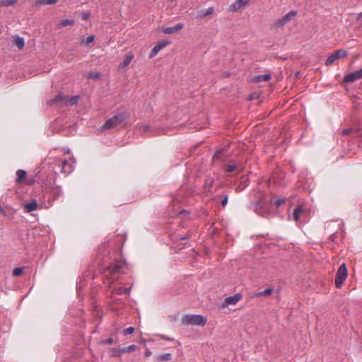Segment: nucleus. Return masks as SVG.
I'll list each match as a JSON object with an SVG mask.
<instances>
[{
    "mask_svg": "<svg viewBox=\"0 0 362 362\" xmlns=\"http://www.w3.org/2000/svg\"><path fill=\"white\" fill-rule=\"evenodd\" d=\"M325 235L328 239L334 243H339L345 236V228L342 220H331L327 221L325 226Z\"/></svg>",
    "mask_w": 362,
    "mask_h": 362,
    "instance_id": "nucleus-1",
    "label": "nucleus"
},
{
    "mask_svg": "<svg viewBox=\"0 0 362 362\" xmlns=\"http://www.w3.org/2000/svg\"><path fill=\"white\" fill-rule=\"evenodd\" d=\"M127 117L128 115L126 112H119L108 119L103 125L100 127L98 131L103 132L107 129L115 128L122 124L126 120Z\"/></svg>",
    "mask_w": 362,
    "mask_h": 362,
    "instance_id": "nucleus-2",
    "label": "nucleus"
},
{
    "mask_svg": "<svg viewBox=\"0 0 362 362\" xmlns=\"http://www.w3.org/2000/svg\"><path fill=\"white\" fill-rule=\"evenodd\" d=\"M103 269L106 277L111 280V283H112L119 279L116 275L121 272L122 267L119 264L109 263L107 265H103Z\"/></svg>",
    "mask_w": 362,
    "mask_h": 362,
    "instance_id": "nucleus-3",
    "label": "nucleus"
},
{
    "mask_svg": "<svg viewBox=\"0 0 362 362\" xmlns=\"http://www.w3.org/2000/svg\"><path fill=\"white\" fill-rule=\"evenodd\" d=\"M182 322L186 325L204 326L206 324V318L202 315H186L182 319Z\"/></svg>",
    "mask_w": 362,
    "mask_h": 362,
    "instance_id": "nucleus-4",
    "label": "nucleus"
},
{
    "mask_svg": "<svg viewBox=\"0 0 362 362\" xmlns=\"http://www.w3.org/2000/svg\"><path fill=\"white\" fill-rule=\"evenodd\" d=\"M348 272L345 263H343L339 266L337 271V274L334 279L335 286L337 288H340L344 284L345 280L347 278Z\"/></svg>",
    "mask_w": 362,
    "mask_h": 362,
    "instance_id": "nucleus-5",
    "label": "nucleus"
},
{
    "mask_svg": "<svg viewBox=\"0 0 362 362\" xmlns=\"http://www.w3.org/2000/svg\"><path fill=\"white\" fill-rule=\"evenodd\" d=\"M347 54H348V52L345 49H337L328 56L327 59H326L325 64H326V66H329L333 64V63L335 62V60L344 58V57H346Z\"/></svg>",
    "mask_w": 362,
    "mask_h": 362,
    "instance_id": "nucleus-6",
    "label": "nucleus"
},
{
    "mask_svg": "<svg viewBox=\"0 0 362 362\" xmlns=\"http://www.w3.org/2000/svg\"><path fill=\"white\" fill-rule=\"evenodd\" d=\"M297 14V11H289L288 13H286V15L276 19L274 22V27L276 28H280V27H282L284 25H285L286 24H287L290 21H291V19L293 18V17H294L295 16H296Z\"/></svg>",
    "mask_w": 362,
    "mask_h": 362,
    "instance_id": "nucleus-7",
    "label": "nucleus"
},
{
    "mask_svg": "<svg viewBox=\"0 0 362 362\" xmlns=\"http://www.w3.org/2000/svg\"><path fill=\"white\" fill-rule=\"evenodd\" d=\"M362 78V68L346 74L344 77V81L346 83H351Z\"/></svg>",
    "mask_w": 362,
    "mask_h": 362,
    "instance_id": "nucleus-8",
    "label": "nucleus"
},
{
    "mask_svg": "<svg viewBox=\"0 0 362 362\" xmlns=\"http://www.w3.org/2000/svg\"><path fill=\"white\" fill-rule=\"evenodd\" d=\"M170 42L168 40H162L158 42L154 47L151 49L149 54V58H153L157 55L160 49L165 47L167 45H170Z\"/></svg>",
    "mask_w": 362,
    "mask_h": 362,
    "instance_id": "nucleus-9",
    "label": "nucleus"
},
{
    "mask_svg": "<svg viewBox=\"0 0 362 362\" xmlns=\"http://www.w3.org/2000/svg\"><path fill=\"white\" fill-rule=\"evenodd\" d=\"M253 210L260 216H264L267 209H266L264 202L262 200H259L252 204Z\"/></svg>",
    "mask_w": 362,
    "mask_h": 362,
    "instance_id": "nucleus-10",
    "label": "nucleus"
},
{
    "mask_svg": "<svg viewBox=\"0 0 362 362\" xmlns=\"http://www.w3.org/2000/svg\"><path fill=\"white\" fill-rule=\"evenodd\" d=\"M241 298L242 295L240 293H235L233 296L226 297L221 304V307L223 308L228 305H235Z\"/></svg>",
    "mask_w": 362,
    "mask_h": 362,
    "instance_id": "nucleus-11",
    "label": "nucleus"
},
{
    "mask_svg": "<svg viewBox=\"0 0 362 362\" xmlns=\"http://www.w3.org/2000/svg\"><path fill=\"white\" fill-rule=\"evenodd\" d=\"M47 105H52L56 103H60L61 105L67 104V100L63 93H59L54 98L47 102Z\"/></svg>",
    "mask_w": 362,
    "mask_h": 362,
    "instance_id": "nucleus-12",
    "label": "nucleus"
},
{
    "mask_svg": "<svg viewBox=\"0 0 362 362\" xmlns=\"http://www.w3.org/2000/svg\"><path fill=\"white\" fill-rule=\"evenodd\" d=\"M61 173H64L66 175H69L74 170V166L69 163L66 160H63L59 165Z\"/></svg>",
    "mask_w": 362,
    "mask_h": 362,
    "instance_id": "nucleus-13",
    "label": "nucleus"
},
{
    "mask_svg": "<svg viewBox=\"0 0 362 362\" xmlns=\"http://www.w3.org/2000/svg\"><path fill=\"white\" fill-rule=\"evenodd\" d=\"M184 28L182 23H178L174 26L162 28V31L165 34H173L177 33Z\"/></svg>",
    "mask_w": 362,
    "mask_h": 362,
    "instance_id": "nucleus-14",
    "label": "nucleus"
},
{
    "mask_svg": "<svg viewBox=\"0 0 362 362\" xmlns=\"http://www.w3.org/2000/svg\"><path fill=\"white\" fill-rule=\"evenodd\" d=\"M49 196L52 197L54 199H59L63 197V191L59 186L53 187L49 192Z\"/></svg>",
    "mask_w": 362,
    "mask_h": 362,
    "instance_id": "nucleus-15",
    "label": "nucleus"
},
{
    "mask_svg": "<svg viewBox=\"0 0 362 362\" xmlns=\"http://www.w3.org/2000/svg\"><path fill=\"white\" fill-rule=\"evenodd\" d=\"M305 212L303 210L301 206H298L293 211V219L296 221H300Z\"/></svg>",
    "mask_w": 362,
    "mask_h": 362,
    "instance_id": "nucleus-16",
    "label": "nucleus"
},
{
    "mask_svg": "<svg viewBox=\"0 0 362 362\" xmlns=\"http://www.w3.org/2000/svg\"><path fill=\"white\" fill-rule=\"evenodd\" d=\"M132 290V287H117L112 290V294L126 295L129 294Z\"/></svg>",
    "mask_w": 362,
    "mask_h": 362,
    "instance_id": "nucleus-17",
    "label": "nucleus"
},
{
    "mask_svg": "<svg viewBox=\"0 0 362 362\" xmlns=\"http://www.w3.org/2000/svg\"><path fill=\"white\" fill-rule=\"evenodd\" d=\"M134 57V54L132 52H129L126 55V57H125L124 59L123 60V62L121 64H119V68L122 69V68H124V67L127 66L131 63V62L132 61Z\"/></svg>",
    "mask_w": 362,
    "mask_h": 362,
    "instance_id": "nucleus-18",
    "label": "nucleus"
},
{
    "mask_svg": "<svg viewBox=\"0 0 362 362\" xmlns=\"http://www.w3.org/2000/svg\"><path fill=\"white\" fill-rule=\"evenodd\" d=\"M248 0H236L235 3L231 5L233 11H238L242 7L247 4Z\"/></svg>",
    "mask_w": 362,
    "mask_h": 362,
    "instance_id": "nucleus-19",
    "label": "nucleus"
},
{
    "mask_svg": "<svg viewBox=\"0 0 362 362\" xmlns=\"http://www.w3.org/2000/svg\"><path fill=\"white\" fill-rule=\"evenodd\" d=\"M214 11V8L213 6L209 7L205 10H201L199 11L197 18H204L206 16L211 15Z\"/></svg>",
    "mask_w": 362,
    "mask_h": 362,
    "instance_id": "nucleus-20",
    "label": "nucleus"
},
{
    "mask_svg": "<svg viewBox=\"0 0 362 362\" xmlns=\"http://www.w3.org/2000/svg\"><path fill=\"white\" fill-rule=\"evenodd\" d=\"M214 180L213 178H208L204 185V192L206 193H211L212 192V187L214 185Z\"/></svg>",
    "mask_w": 362,
    "mask_h": 362,
    "instance_id": "nucleus-21",
    "label": "nucleus"
},
{
    "mask_svg": "<svg viewBox=\"0 0 362 362\" xmlns=\"http://www.w3.org/2000/svg\"><path fill=\"white\" fill-rule=\"evenodd\" d=\"M37 207V201L35 199H33L30 202L27 203L25 205V209L27 212H31L34 210H35Z\"/></svg>",
    "mask_w": 362,
    "mask_h": 362,
    "instance_id": "nucleus-22",
    "label": "nucleus"
},
{
    "mask_svg": "<svg viewBox=\"0 0 362 362\" xmlns=\"http://www.w3.org/2000/svg\"><path fill=\"white\" fill-rule=\"evenodd\" d=\"M271 78V75L269 74H264L255 76L254 78V81L255 82H262V81H267Z\"/></svg>",
    "mask_w": 362,
    "mask_h": 362,
    "instance_id": "nucleus-23",
    "label": "nucleus"
},
{
    "mask_svg": "<svg viewBox=\"0 0 362 362\" xmlns=\"http://www.w3.org/2000/svg\"><path fill=\"white\" fill-rule=\"evenodd\" d=\"M26 175H27L26 171H25L23 170H18L16 171V182H22L25 178Z\"/></svg>",
    "mask_w": 362,
    "mask_h": 362,
    "instance_id": "nucleus-24",
    "label": "nucleus"
},
{
    "mask_svg": "<svg viewBox=\"0 0 362 362\" xmlns=\"http://www.w3.org/2000/svg\"><path fill=\"white\" fill-rule=\"evenodd\" d=\"M15 43L18 48L21 49L24 47L25 40L23 37L17 35L15 40Z\"/></svg>",
    "mask_w": 362,
    "mask_h": 362,
    "instance_id": "nucleus-25",
    "label": "nucleus"
},
{
    "mask_svg": "<svg viewBox=\"0 0 362 362\" xmlns=\"http://www.w3.org/2000/svg\"><path fill=\"white\" fill-rule=\"evenodd\" d=\"M122 348L120 347L112 349L110 351V356L112 357L121 356L122 354H124L123 351H122Z\"/></svg>",
    "mask_w": 362,
    "mask_h": 362,
    "instance_id": "nucleus-26",
    "label": "nucleus"
},
{
    "mask_svg": "<svg viewBox=\"0 0 362 362\" xmlns=\"http://www.w3.org/2000/svg\"><path fill=\"white\" fill-rule=\"evenodd\" d=\"M58 0H37L35 3L36 5H52L55 4Z\"/></svg>",
    "mask_w": 362,
    "mask_h": 362,
    "instance_id": "nucleus-27",
    "label": "nucleus"
},
{
    "mask_svg": "<svg viewBox=\"0 0 362 362\" xmlns=\"http://www.w3.org/2000/svg\"><path fill=\"white\" fill-rule=\"evenodd\" d=\"M17 3V0H1L0 1V6H11Z\"/></svg>",
    "mask_w": 362,
    "mask_h": 362,
    "instance_id": "nucleus-28",
    "label": "nucleus"
},
{
    "mask_svg": "<svg viewBox=\"0 0 362 362\" xmlns=\"http://www.w3.org/2000/svg\"><path fill=\"white\" fill-rule=\"evenodd\" d=\"M286 201V199L283 197H279L276 200L271 199L270 203L272 204L276 205V206H281Z\"/></svg>",
    "mask_w": 362,
    "mask_h": 362,
    "instance_id": "nucleus-29",
    "label": "nucleus"
},
{
    "mask_svg": "<svg viewBox=\"0 0 362 362\" xmlns=\"http://www.w3.org/2000/svg\"><path fill=\"white\" fill-rule=\"evenodd\" d=\"M171 358H172V355L170 353L163 354L158 356V360L160 361H167L171 360Z\"/></svg>",
    "mask_w": 362,
    "mask_h": 362,
    "instance_id": "nucleus-30",
    "label": "nucleus"
},
{
    "mask_svg": "<svg viewBox=\"0 0 362 362\" xmlns=\"http://www.w3.org/2000/svg\"><path fill=\"white\" fill-rule=\"evenodd\" d=\"M74 23V21L72 19H62L59 22V25L61 26H68V25H72Z\"/></svg>",
    "mask_w": 362,
    "mask_h": 362,
    "instance_id": "nucleus-31",
    "label": "nucleus"
},
{
    "mask_svg": "<svg viewBox=\"0 0 362 362\" xmlns=\"http://www.w3.org/2000/svg\"><path fill=\"white\" fill-rule=\"evenodd\" d=\"M95 36L93 35H88L86 39H83L81 41V44L83 46H87L90 43L93 42L94 41Z\"/></svg>",
    "mask_w": 362,
    "mask_h": 362,
    "instance_id": "nucleus-32",
    "label": "nucleus"
},
{
    "mask_svg": "<svg viewBox=\"0 0 362 362\" xmlns=\"http://www.w3.org/2000/svg\"><path fill=\"white\" fill-rule=\"evenodd\" d=\"M272 291H273L272 288H267L264 289V291L259 292L257 293V296H269L270 294H272Z\"/></svg>",
    "mask_w": 362,
    "mask_h": 362,
    "instance_id": "nucleus-33",
    "label": "nucleus"
},
{
    "mask_svg": "<svg viewBox=\"0 0 362 362\" xmlns=\"http://www.w3.org/2000/svg\"><path fill=\"white\" fill-rule=\"evenodd\" d=\"M237 168V164L235 163L228 165L225 167V170L228 173H232Z\"/></svg>",
    "mask_w": 362,
    "mask_h": 362,
    "instance_id": "nucleus-34",
    "label": "nucleus"
},
{
    "mask_svg": "<svg viewBox=\"0 0 362 362\" xmlns=\"http://www.w3.org/2000/svg\"><path fill=\"white\" fill-rule=\"evenodd\" d=\"M136 346L134 344H132L127 347L122 348V351H123L124 354L134 351L136 349Z\"/></svg>",
    "mask_w": 362,
    "mask_h": 362,
    "instance_id": "nucleus-35",
    "label": "nucleus"
},
{
    "mask_svg": "<svg viewBox=\"0 0 362 362\" xmlns=\"http://www.w3.org/2000/svg\"><path fill=\"white\" fill-rule=\"evenodd\" d=\"M222 153H223V150L216 151L213 157L214 160H223V158L221 156Z\"/></svg>",
    "mask_w": 362,
    "mask_h": 362,
    "instance_id": "nucleus-36",
    "label": "nucleus"
},
{
    "mask_svg": "<svg viewBox=\"0 0 362 362\" xmlns=\"http://www.w3.org/2000/svg\"><path fill=\"white\" fill-rule=\"evenodd\" d=\"M78 96L75 95L71 98L69 100H67V103H69L70 105H76L78 103Z\"/></svg>",
    "mask_w": 362,
    "mask_h": 362,
    "instance_id": "nucleus-37",
    "label": "nucleus"
},
{
    "mask_svg": "<svg viewBox=\"0 0 362 362\" xmlns=\"http://www.w3.org/2000/svg\"><path fill=\"white\" fill-rule=\"evenodd\" d=\"M23 274V268L22 267H16L13 270V275L15 276H18Z\"/></svg>",
    "mask_w": 362,
    "mask_h": 362,
    "instance_id": "nucleus-38",
    "label": "nucleus"
},
{
    "mask_svg": "<svg viewBox=\"0 0 362 362\" xmlns=\"http://www.w3.org/2000/svg\"><path fill=\"white\" fill-rule=\"evenodd\" d=\"M135 329L134 327H129L123 330V334L124 335H128L132 334L134 333Z\"/></svg>",
    "mask_w": 362,
    "mask_h": 362,
    "instance_id": "nucleus-39",
    "label": "nucleus"
},
{
    "mask_svg": "<svg viewBox=\"0 0 362 362\" xmlns=\"http://www.w3.org/2000/svg\"><path fill=\"white\" fill-rule=\"evenodd\" d=\"M228 194H224L223 197H222V199L221 200V204L223 206H226V204H228Z\"/></svg>",
    "mask_w": 362,
    "mask_h": 362,
    "instance_id": "nucleus-40",
    "label": "nucleus"
},
{
    "mask_svg": "<svg viewBox=\"0 0 362 362\" xmlns=\"http://www.w3.org/2000/svg\"><path fill=\"white\" fill-rule=\"evenodd\" d=\"M353 132V128L344 129L341 132L342 136H348Z\"/></svg>",
    "mask_w": 362,
    "mask_h": 362,
    "instance_id": "nucleus-41",
    "label": "nucleus"
},
{
    "mask_svg": "<svg viewBox=\"0 0 362 362\" xmlns=\"http://www.w3.org/2000/svg\"><path fill=\"white\" fill-rule=\"evenodd\" d=\"M100 76V74L98 72H95V73L92 72L90 74V76H89V77L90 78H99Z\"/></svg>",
    "mask_w": 362,
    "mask_h": 362,
    "instance_id": "nucleus-42",
    "label": "nucleus"
},
{
    "mask_svg": "<svg viewBox=\"0 0 362 362\" xmlns=\"http://www.w3.org/2000/svg\"><path fill=\"white\" fill-rule=\"evenodd\" d=\"M90 13H89V12H85V13H82V18L84 21L88 20L90 18Z\"/></svg>",
    "mask_w": 362,
    "mask_h": 362,
    "instance_id": "nucleus-43",
    "label": "nucleus"
},
{
    "mask_svg": "<svg viewBox=\"0 0 362 362\" xmlns=\"http://www.w3.org/2000/svg\"><path fill=\"white\" fill-rule=\"evenodd\" d=\"M114 341L112 337H110L105 340L102 341V343L104 344H111Z\"/></svg>",
    "mask_w": 362,
    "mask_h": 362,
    "instance_id": "nucleus-44",
    "label": "nucleus"
},
{
    "mask_svg": "<svg viewBox=\"0 0 362 362\" xmlns=\"http://www.w3.org/2000/svg\"><path fill=\"white\" fill-rule=\"evenodd\" d=\"M144 354L146 357H149L152 355V351L149 349H146Z\"/></svg>",
    "mask_w": 362,
    "mask_h": 362,
    "instance_id": "nucleus-45",
    "label": "nucleus"
},
{
    "mask_svg": "<svg viewBox=\"0 0 362 362\" xmlns=\"http://www.w3.org/2000/svg\"><path fill=\"white\" fill-rule=\"evenodd\" d=\"M189 238V236L188 235H186L185 236H180L177 238L179 240H187Z\"/></svg>",
    "mask_w": 362,
    "mask_h": 362,
    "instance_id": "nucleus-46",
    "label": "nucleus"
},
{
    "mask_svg": "<svg viewBox=\"0 0 362 362\" xmlns=\"http://www.w3.org/2000/svg\"><path fill=\"white\" fill-rule=\"evenodd\" d=\"M356 20L358 21L362 20V11L358 13L357 17H356Z\"/></svg>",
    "mask_w": 362,
    "mask_h": 362,
    "instance_id": "nucleus-47",
    "label": "nucleus"
},
{
    "mask_svg": "<svg viewBox=\"0 0 362 362\" xmlns=\"http://www.w3.org/2000/svg\"><path fill=\"white\" fill-rule=\"evenodd\" d=\"M189 214L188 211L185 210V209H182L180 211V214Z\"/></svg>",
    "mask_w": 362,
    "mask_h": 362,
    "instance_id": "nucleus-48",
    "label": "nucleus"
},
{
    "mask_svg": "<svg viewBox=\"0 0 362 362\" xmlns=\"http://www.w3.org/2000/svg\"><path fill=\"white\" fill-rule=\"evenodd\" d=\"M82 287H83V286H82V284H81V282L77 283V289H78V290L81 289V288H82Z\"/></svg>",
    "mask_w": 362,
    "mask_h": 362,
    "instance_id": "nucleus-49",
    "label": "nucleus"
},
{
    "mask_svg": "<svg viewBox=\"0 0 362 362\" xmlns=\"http://www.w3.org/2000/svg\"><path fill=\"white\" fill-rule=\"evenodd\" d=\"M144 132H146L148 129L149 127L148 125H144L142 127Z\"/></svg>",
    "mask_w": 362,
    "mask_h": 362,
    "instance_id": "nucleus-50",
    "label": "nucleus"
},
{
    "mask_svg": "<svg viewBox=\"0 0 362 362\" xmlns=\"http://www.w3.org/2000/svg\"><path fill=\"white\" fill-rule=\"evenodd\" d=\"M162 338H163V339H168V340H172L170 338H169V337H165V336H162Z\"/></svg>",
    "mask_w": 362,
    "mask_h": 362,
    "instance_id": "nucleus-51",
    "label": "nucleus"
},
{
    "mask_svg": "<svg viewBox=\"0 0 362 362\" xmlns=\"http://www.w3.org/2000/svg\"><path fill=\"white\" fill-rule=\"evenodd\" d=\"M162 338H163V339H168V340H172L170 338H169V337H165V336H162Z\"/></svg>",
    "mask_w": 362,
    "mask_h": 362,
    "instance_id": "nucleus-52",
    "label": "nucleus"
},
{
    "mask_svg": "<svg viewBox=\"0 0 362 362\" xmlns=\"http://www.w3.org/2000/svg\"><path fill=\"white\" fill-rule=\"evenodd\" d=\"M0 211H4V209H2L1 205H0Z\"/></svg>",
    "mask_w": 362,
    "mask_h": 362,
    "instance_id": "nucleus-53",
    "label": "nucleus"
}]
</instances>
